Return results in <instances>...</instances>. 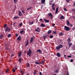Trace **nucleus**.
Wrapping results in <instances>:
<instances>
[{
    "label": "nucleus",
    "instance_id": "7c9ffc66",
    "mask_svg": "<svg viewBox=\"0 0 75 75\" xmlns=\"http://www.w3.org/2000/svg\"><path fill=\"white\" fill-rule=\"evenodd\" d=\"M9 71V69H6V72L7 73L8 72V71Z\"/></svg>",
    "mask_w": 75,
    "mask_h": 75
},
{
    "label": "nucleus",
    "instance_id": "cd10ccee",
    "mask_svg": "<svg viewBox=\"0 0 75 75\" xmlns=\"http://www.w3.org/2000/svg\"><path fill=\"white\" fill-rule=\"evenodd\" d=\"M67 25H70V23H69V21H68V20H67Z\"/></svg>",
    "mask_w": 75,
    "mask_h": 75
},
{
    "label": "nucleus",
    "instance_id": "49530a36",
    "mask_svg": "<svg viewBox=\"0 0 75 75\" xmlns=\"http://www.w3.org/2000/svg\"><path fill=\"white\" fill-rule=\"evenodd\" d=\"M70 0H66V2L67 3H69V1H70Z\"/></svg>",
    "mask_w": 75,
    "mask_h": 75
},
{
    "label": "nucleus",
    "instance_id": "9d476101",
    "mask_svg": "<svg viewBox=\"0 0 75 75\" xmlns=\"http://www.w3.org/2000/svg\"><path fill=\"white\" fill-rule=\"evenodd\" d=\"M33 40H34V38H33V37H31V39L30 40V43H31L32 41H33Z\"/></svg>",
    "mask_w": 75,
    "mask_h": 75
},
{
    "label": "nucleus",
    "instance_id": "052dcab7",
    "mask_svg": "<svg viewBox=\"0 0 75 75\" xmlns=\"http://www.w3.org/2000/svg\"><path fill=\"white\" fill-rule=\"evenodd\" d=\"M72 10H73V11H74V13H75V9H74V8H73L72 9Z\"/></svg>",
    "mask_w": 75,
    "mask_h": 75
},
{
    "label": "nucleus",
    "instance_id": "a19ab883",
    "mask_svg": "<svg viewBox=\"0 0 75 75\" xmlns=\"http://www.w3.org/2000/svg\"><path fill=\"white\" fill-rule=\"evenodd\" d=\"M53 38V36L52 35H50V38Z\"/></svg>",
    "mask_w": 75,
    "mask_h": 75
},
{
    "label": "nucleus",
    "instance_id": "864d4df0",
    "mask_svg": "<svg viewBox=\"0 0 75 75\" xmlns=\"http://www.w3.org/2000/svg\"><path fill=\"white\" fill-rule=\"evenodd\" d=\"M75 27H74L73 28H72V30L73 31H74L75 30Z\"/></svg>",
    "mask_w": 75,
    "mask_h": 75
},
{
    "label": "nucleus",
    "instance_id": "7ed1b4c3",
    "mask_svg": "<svg viewBox=\"0 0 75 75\" xmlns=\"http://www.w3.org/2000/svg\"><path fill=\"white\" fill-rule=\"evenodd\" d=\"M32 52V50L30 49H29L28 50V51L27 52V55H29V56H31V54Z\"/></svg>",
    "mask_w": 75,
    "mask_h": 75
},
{
    "label": "nucleus",
    "instance_id": "9b49d317",
    "mask_svg": "<svg viewBox=\"0 0 75 75\" xmlns=\"http://www.w3.org/2000/svg\"><path fill=\"white\" fill-rule=\"evenodd\" d=\"M43 20L44 21L46 22V23H49L50 22L49 20H47V19H45V18H44Z\"/></svg>",
    "mask_w": 75,
    "mask_h": 75
},
{
    "label": "nucleus",
    "instance_id": "39448f33",
    "mask_svg": "<svg viewBox=\"0 0 75 75\" xmlns=\"http://www.w3.org/2000/svg\"><path fill=\"white\" fill-rule=\"evenodd\" d=\"M59 35L60 36H63L64 35V34L63 32H60L59 34Z\"/></svg>",
    "mask_w": 75,
    "mask_h": 75
},
{
    "label": "nucleus",
    "instance_id": "a18cd8bd",
    "mask_svg": "<svg viewBox=\"0 0 75 75\" xmlns=\"http://www.w3.org/2000/svg\"><path fill=\"white\" fill-rule=\"evenodd\" d=\"M21 11H22V13H24L25 12V11H24V10H21Z\"/></svg>",
    "mask_w": 75,
    "mask_h": 75
},
{
    "label": "nucleus",
    "instance_id": "2f4dec72",
    "mask_svg": "<svg viewBox=\"0 0 75 75\" xmlns=\"http://www.w3.org/2000/svg\"><path fill=\"white\" fill-rule=\"evenodd\" d=\"M30 67V64L29 63H27V65L26 66V67Z\"/></svg>",
    "mask_w": 75,
    "mask_h": 75
},
{
    "label": "nucleus",
    "instance_id": "774afa93",
    "mask_svg": "<svg viewBox=\"0 0 75 75\" xmlns=\"http://www.w3.org/2000/svg\"><path fill=\"white\" fill-rule=\"evenodd\" d=\"M22 75H23V73L22 72Z\"/></svg>",
    "mask_w": 75,
    "mask_h": 75
},
{
    "label": "nucleus",
    "instance_id": "3c124183",
    "mask_svg": "<svg viewBox=\"0 0 75 75\" xmlns=\"http://www.w3.org/2000/svg\"><path fill=\"white\" fill-rule=\"evenodd\" d=\"M52 10H55V8L54 7L52 8Z\"/></svg>",
    "mask_w": 75,
    "mask_h": 75
},
{
    "label": "nucleus",
    "instance_id": "0e129e2a",
    "mask_svg": "<svg viewBox=\"0 0 75 75\" xmlns=\"http://www.w3.org/2000/svg\"><path fill=\"white\" fill-rule=\"evenodd\" d=\"M52 3H50V5H52Z\"/></svg>",
    "mask_w": 75,
    "mask_h": 75
},
{
    "label": "nucleus",
    "instance_id": "6e6d98bb",
    "mask_svg": "<svg viewBox=\"0 0 75 75\" xmlns=\"http://www.w3.org/2000/svg\"><path fill=\"white\" fill-rule=\"evenodd\" d=\"M64 11H67V9H66V8H64Z\"/></svg>",
    "mask_w": 75,
    "mask_h": 75
},
{
    "label": "nucleus",
    "instance_id": "8fccbe9b",
    "mask_svg": "<svg viewBox=\"0 0 75 75\" xmlns=\"http://www.w3.org/2000/svg\"><path fill=\"white\" fill-rule=\"evenodd\" d=\"M13 72H15V69H13Z\"/></svg>",
    "mask_w": 75,
    "mask_h": 75
},
{
    "label": "nucleus",
    "instance_id": "6e6552de",
    "mask_svg": "<svg viewBox=\"0 0 75 75\" xmlns=\"http://www.w3.org/2000/svg\"><path fill=\"white\" fill-rule=\"evenodd\" d=\"M21 37L20 35H19V36L17 38V40H21Z\"/></svg>",
    "mask_w": 75,
    "mask_h": 75
},
{
    "label": "nucleus",
    "instance_id": "5fc2aeb1",
    "mask_svg": "<svg viewBox=\"0 0 75 75\" xmlns=\"http://www.w3.org/2000/svg\"><path fill=\"white\" fill-rule=\"evenodd\" d=\"M67 57L71 58V57H72V56H67Z\"/></svg>",
    "mask_w": 75,
    "mask_h": 75
},
{
    "label": "nucleus",
    "instance_id": "bb28decb",
    "mask_svg": "<svg viewBox=\"0 0 75 75\" xmlns=\"http://www.w3.org/2000/svg\"><path fill=\"white\" fill-rule=\"evenodd\" d=\"M59 71V70H58V69H56V70H55L54 72L56 73H58Z\"/></svg>",
    "mask_w": 75,
    "mask_h": 75
},
{
    "label": "nucleus",
    "instance_id": "393cba45",
    "mask_svg": "<svg viewBox=\"0 0 75 75\" xmlns=\"http://www.w3.org/2000/svg\"><path fill=\"white\" fill-rule=\"evenodd\" d=\"M40 63V62H35V64H39Z\"/></svg>",
    "mask_w": 75,
    "mask_h": 75
},
{
    "label": "nucleus",
    "instance_id": "4be33fe9",
    "mask_svg": "<svg viewBox=\"0 0 75 75\" xmlns=\"http://www.w3.org/2000/svg\"><path fill=\"white\" fill-rule=\"evenodd\" d=\"M58 9H59L57 7V8H56V12H55V13L56 14H57V13H58Z\"/></svg>",
    "mask_w": 75,
    "mask_h": 75
},
{
    "label": "nucleus",
    "instance_id": "79ce46f5",
    "mask_svg": "<svg viewBox=\"0 0 75 75\" xmlns=\"http://www.w3.org/2000/svg\"><path fill=\"white\" fill-rule=\"evenodd\" d=\"M55 3H53V4H52V8H53V7H54V6L55 5Z\"/></svg>",
    "mask_w": 75,
    "mask_h": 75
},
{
    "label": "nucleus",
    "instance_id": "58836bf2",
    "mask_svg": "<svg viewBox=\"0 0 75 75\" xmlns=\"http://www.w3.org/2000/svg\"><path fill=\"white\" fill-rule=\"evenodd\" d=\"M44 39L45 40L46 38V36L43 35Z\"/></svg>",
    "mask_w": 75,
    "mask_h": 75
},
{
    "label": "nucleus",
    "instance_id": "f03ea898",
    "mask_svg": "<svg viewBox=\"0 0 75 75\" xmlns=\"http://www.w3.org/2000/svg\"><path fill=\"white\" fill-rule=\"evenodd\" d=\"M5 30V32H7V31L8 32H10V31L11 30V29L8 26H6Z\"/></svg>",
    "mask_w": 75,
    "mask_h": 75
},
{
    "label": "nucleus",
    "instance_id": "a211bd4d",
    "mask_svg": "<svg viewBox=\"0 0 75 75\" xmlns=\"http://www.w3.org/2000/svg\"><path fill=\"white\" fill-rule=\"evenodd\" d=\"M18 57H21V55L22 54V52L21 51L19 52V53H18Z\"/></svg>",
    "mask_w": 75,
    "mask_h": 75
},
{
    "label": "nucleus",
    "instance_id": "473e14b6",
    "mask_svg": "<svg viewBox=\"0 0 75 75\" xmlns=\"http://www.w3.org/2000/svg\"><path fill=\"white\" fill-rule=\"evenodd\" d=\"M29 23L30 24H33V23H34V22H30V21H29Z\"/></svg>",
    "mask_w": 75,
    "mask_h": 75
},
{
    "label": "nucleus",
    "instance_id": "4d7b16f0",
    "mask_svg": "<svg viewBox=\"0 0 75 75\" xmlns=\"http://www.w3.org/2000/svg\"><path fill=\"white\" fill-rule=\"evenodd\" d=\"M16 37H18V34H17V33H16Z\"/></svg>",
    "mask_w": 75,
    "mask_h": 75
},
{
    "label": "nucleus",
    "instance_id": "dca6fc26",
    "mask_svg": "<svg viewBox=\"0 0 75 75\" xmlns=\"http://www.w3.org/2000/svg\"><path fill=\"white\" fill-rule=\"evenodd\" d=\"M13 18L15 20L17 19H19L20 18L19 17H18V16H14Z\"/></svg>",
    "mask_w": 75,
    "mask_h": 75
},
{
    "label": "nucleus",
    "instance_id": "ddd939ff",
    "mask_svg": "<svg viewBox=\"0 0 75 75\" xmlns=\"http://www.w3.org/2000/svg\"><path fill=\"white\" fill-rule=\"evenodd\" d=\"M67 42H68V43H69L71 42V39L70 38H68L67 40Z\"/></svg>",
    "mask_w": 75,
    "mask_h": 75
},
{
    "label": "nucleus",
    "instance_id": "412c9836",
    "mask_svg": "<svg viewBox=\"0 0 75 75\" xmlns=\"http://www.w3.org/2000/svg\"><path fill=\"white\" fill-rule=\"evenodd\" d=\"M29 44L28 40H27L25 46H27Z\"/></svg>",
    "mask_w": 75,
    "mask_h": 75
},
{
    "label": "nucleus",
    "instance_id": "f3484780",
    "mask_svg": "<svg viewBox=\"0 0 75 75\" xmlns=\"http://www.w3.org/2000/svg\"><path fill=\"white\" fill-rule=\"evenodd\" d=\"M52 31L51 30H50L49 31H48L47 32V34H50L51 33Z\"/></svg>",
    "mask_w": 75,
    "mask_h": 75
},
{
    "label": "nucleus",
    "instance_id": "c85d7f7f",
    "mask_svg": "<svg viewBox=\"0 0 75 75\" xmlns=\"http://www.w3.org/2000/svg\"><path fill=\"white\" fill-rule=\"evenodd\" d=\"M14 3V4H16V2H18V0H14L13 1Z\"/></svg>",
    "mask_w": 75,
    "mask_h": 75
},
{
    "label": "nucleus",
    "instance_id": "13d9d810",
    "mask_svg": "<svg viewBox=\"0 0 75 75\" xmlns=\"http://www.w3.org/2000/svg\"><path fill=\"white\" fill-rule=\"evenodd\" d=\"M73 61H74V60H73V59H71L70 60V61L71 62H73Z\"/></svg>",
    "mask_w": 75,
    "mask_h": 75
},
{
    "label": "nucleus",
    "instance_id": "ea45409f",
    "mask_svg": "<svg viewBox=\"0 0 75 75\" xmlns=\"http://www.w3.org/2000/svg\"><path fill=\"white\" fill-rule=\"evenodd\" d=\"M3 37V35H1L0 36V39H1L2 38V37Z\"/></svg>",
    "mask_w": 75,
    "mask_h": 75
},
{
    "label": "nucleus",
    "instance_id": "c9c22d12",
    "mask_svg": "<svg viewBox=\"0 0 75 75\" xmlns=\"http://www.w3.org/2000/svg\"><path fill=\"white\" fill-rule=\"evenodd\" d=\"M72 44V43L70 42V43H69V47H71V46Z\"/></svg>",
    "mask_w": 75,
    "mask_h": 75
},
{
    "label": "nucleus",
    "instance_id": "bf43d9fd",
    "mask_svg": "<svg viewBox=\"0 0 75 75\" xmlns=\"http://www.w3.org/2000/svg\"><path fill=\"white\" fill-rule=\"evenodd\" d=\"M55 24L53 23L52 24V26L54 27V26H55Z\"/></svg>",
    "mask_w": 75,
    "mask_h": 75
},
{
    "label": "nucleus",
    "instance_id": "b1692460",
    "mask_svg": "<svg viewBox=\"0 0 75 75\" xmlns=\"http://www.w3.org/2000/svg\"><path fill=\"white\" fill-rule=\"evenodd\" d=\"M48 15L49 16H53L52 14L51 13H48Z\"/></svg>",
    "mask_w": 75,
    "mask_h": 75
},
{
    "label": "nucleus",
    "instance_id": "f8f14e48",
    "mask_svg": "<svg viewBox=\"0 0 75 75\" xmlns=\"http://www.w3.org/2000/svg\"><path fill=\"white\" fill-rule=\"evenodd\" d=\"M40 26L42 27H45V25L44 24V23H42L40 25Z\"/></svg>",
    "mask_w": 75,
    "mask_h": 75
},
{
    "label": "nucleus",
    "instance_id": "09e8293b",
    "mask_svg": "<svg viewBox=\"0 0 75 75\" xmlns=\"http://www.w3.org/2000/svg\"><path fill=\"white\" fill-rule=\"evenodd\" d=\"M39 75H42V72H40V73H39Z\"/></svg>",
    "mask_w": 75,
    "mask_h": 75
},
{
    "label": "nucleus",
    "instance_id": "680f3d73",
    "mask_svg": "<svg viewBox=\"0 0 75 75\" xmlns=\"http://www.w3.org/2000/svg\"><path fill=\"white\" fill-rule=\"evenodd\" d=\"M70 26H71V27L73 26V25H72L71 24H70Z\"/></svg>",
    "mask_w": 75,
    "mask_h": 75
},
{
    "label": "nucleus",
    "instance_id": "c756f323",
    "mask_svg": "<svg viewBox=\"0 0 75 75\" xmlns=\"http://www.w3.org/2000/svg\"><path fill=\"white\" fill-rule=\"evenodd\" d=\"M35 31L36 32H40V31L39 30L37 29H35Z\"/></svg>",
    "mask_w": 75,
    "mask_h": 75
},
{
    "label": "nucleus",
    "instance_id": "69168bd1",
    "mask_svg": "<svg viewBox=\"0 0 75 75\" xmlns=\"http://www.w3.org/2000/svg\"><path fill=\"white\" fill-rule=\"evenodd\" d=\"M20 72L21 73V74H22V71H20Z\"/></svg>",
    "mask_w": 75,
    "mask_h": 75
},
{
    "label": "nucleus",
    "instance_id": "20e7f679",
    "mask_svg": "<svg viewBox=\"0 0 75 75\" xmlns=\"http://www.w3.org/2000/svg\"><path fill=\"white\" fill-rule=\"evenodd\" d=\"M64 30L67 31H69L71 29V28L67 26H64Z\"/></svg>",
    "mask_w": 75,
    "mask_h": 75
},
{
    "label": "nucleus",
    "instance_id": "37998d69",
    "mask_svg": "<svg viewBox=\"0 0 75 75\" xmlns=\"http://www.w3.org/2000/svg\"><path fill=\"white\" fill-rule=\"evenodd\" d=\"M53 34H57V32L56 31H53Z\"/></svg>",
    "mask_w": 75,
    "mask_h": 75
},
{
    "label": "nucleus",
    "instance_id": "1a4fd4ad",
    "mask_svg": "<svg viewBox=\"0 0 75 75\" xmlns=\"http://www.w3.org/2000/svg\"><path fill=\"white\" fill-rule=\"evenodd\" d=\"M59 18H60V19H61V20H62V19H65L64 16H62V15L61 16V17H60Z\"/></svg>",
    "mask_w": 75,
    "mask_h": 75
},
{
    "label": "nucleus",
    "instance_id": "0eeeda50",
    "mask_svg": "<svg viewBox=\"0 0 75 75\" xmlns=\"http://www.w3.org/2000/svg\"><path fill=\"white\" fill-rule=\"evenodd\" d=\"M57 56L58 57H61V54H60L59 52H58V53H57Z\"/></svg>",
    "mask_w": 75,
    "mask_h": 75
},
{
    "label": "nucleus",
    "instance_id": "338daca9",
    "mask_svg": "<svg viewBox=\"0 0 75 75\" xmlns=\"http://www.w3.org/2000/svg\"><path fill=\"white\" fill-rule=\"evenodd\" d=\"M75 2H74V5L75 6Z\"/></svg>",
    "mask_w": 75,
    "mask_h": 75
},
{
    "label": "nucleus",
    "instance_id": "c03bdc74",
    "mask_svg": "<svg viewBox=\"0 0 75 75\" xmlns=\"http://www.w3.org/2000/svg\"><path fill=\"white\" fill-rule=\"evenodd\" d=\"M69 75V73H68V71H67V73H66V74L65 75Z\"/></svg>",
    "mask_w": 75,
    "mask_h": 75
},
{
    "label": "nucleus",
    "instance_id": "e2e57ef3",
    "mask_svg": "<svg viewBox=\"0 0 75 75\" xmlns=\"http://www.w3.org/2000/svg\"><path fill=\"white\" fill-rule=\"evenodd\" d=\"M51 17H50L51 19H52L53 16H51Z\"/></svg>",
    "mask_w": 75,
    "mask_h": 75
},
{
    "label": "nucleus",
    "instance_id": "f704fd0d",
    "mask_svg": "<svg viewBox=\"0 0 75 75\" xmlns=\"http://www.w3.org/2000/svg\"><path fill=\"white\" fill-rule=\"evenodd\" d=\"M7 25L6 24H5L4 25V28H6L7 27Z\"/></svg>",
    "mask_w": 75,
    "mask_h": 75
},
{
    "label": "nucleus",
    "instance_id": "aec40b11",
    "mask_svg": "<svg viewBox=\"0 0 75 75\" xmlns=\"http://www.w3.org/2000/svg\"><path fill=\"white\" fill-rule=\"evenodd\" d=\"M37 52H39V53H40V54H41L42 53V51H41V50H40V49L38 50H37Z\"/></svg>",
    "mask_w": 75,
    "mask_h": 75
},
{
    "label": "nucleus",
    "instance_id": "4c0bfd02",
    "mask_svg": "<svg viewBox=\"0 0 75 75\" xmlns=\"http://www.w3.org/2000/svg\"><path fill=\"white\" fill-rule=\"evenodd\" d=\"M31 8H32V7H29V8H27V10H30V9H31Z\"/></svg>",
    "mask_w": 75,
    "mask_h": 75
},
{
    "label": "nucleus",
    "instance_id": "72a5a7b5",
    "mask_svg": "<svg viewBox=\"0 0 75 75\" xmlns=\"http://www.w3.org/2000/svg\"><path fill=\"white\" fill-rule=\"evenodd\" d=\"M40 21H41V22H44L43 21V19L42 18H40V19L39 20Z\"/></svg>",
    "mask_w": 75,
    "mask_h": 75
},
{
    "label": "nucleus",
    "instance_id": "a878e982",
    "mask_svg": "<svg viewBox=\"0 0 75 75\" xmlns=\"http://www.w3.org/2000/svg\"><path fill=\"white\" fill-rule=\"evenodd\" d=\"M22 60V59L21 58H20L19 59L18 61H19L20 62V63H21Z\"/></svg>",
    "mask_w": 75,
    "mask_h": 75
},
{
    "label": "nucleus",
    "instance_id": "2eb2a0df",
    "mask_svg": "<svg viewBox=\"0 0 75 75\" xmlns=\"http://www.w3.org/2000/svg\"><path fill=\"white\" fill-rule=\"evenodd\" d=\"M22 33H25V31L24 30H21L20 31V34H22Z\"/></svg>",
    "mask_w": 75,
    "mask_h": 75
},
{
    "label": "nucleus",
    "instance_id": "423d86ee",
    "mask_svg": "<svg viewBox=\"0 0 75 75\" xmlns=\"http://www.w3.org/2000/svg\"><path fill=\"white\" fill-rule=\"evenodd\" d=\"M18 15L19 16H21L22 15V12L19 10L18 11Z\"/></svg>",
    "mask_w": 75,
    "mask_h": 75
},
{
    "label": "nucleus",
    "instance_id": "f257e3e1",
    "mask_svg": "<svg viewBox=\"0 0 75 75\" xmlns=\"http://www.w3.org/2000/svg\"><path fill=\"white\" fill-rule=\"evenodd\" d=\"M63 46L62 44H59V45H58V46H56V49L57 50H59L61 48H63Z\"/></svg>",
    "mask_w": 75,
    "mask_h": 75
},
{
    "label": "nucleus",
    "instance_id": "e433bc0d",
    "mask_svg": "<svg viewBox=\"0 0 75 75\" xmlns=\"http://www.w3.org/2000/svg\"><path fill=\"white\" fill-rule=\"evenodd\" d=\"M11 34H9L8 35H7V37H8V38H10V37H11Z\"/></svg>",
    "mask_w": 75,
    "mask_h": 75
},
{
    "label": "nucleus",
    "instance_id": "4468645a",
    "mask_svg": "<svg viewBox=\"0 0 75 75\" xmlns=\"http://www.w3.org/2000/svg\"><path fill=\"white\" fill-rule=\"evenodd\" d=\"M23 25V23H20L19 24L18 26H19V27H21V26H22Z\"/></svg>",
    "mask_w": 75,
    "mask_h": 75
},
{
    "label": "nucleus",
    "instance_id": "5701e85b",
    "mask_svg": "<svg viewBox=\"0 0 75 75\" xmlns=\"http://www.w3.org/2000/svg\"><path fill=\"white\" fill-rule=\"evenodd\" d=\"M45 61H43L40 62V64H43L45 63Z\"/></svg>",
    "mask_w": 75,
    "mask_h": 75
},
{
    "label": "nucleus",
    "instance_id": "6ab92c4d",
    "mask_svg": "<svg viewBox=\"0 0 75 75\" xmlns=\"http://www.w3.org/2000/svg\"><path fill=\"white\" fill-rule=\"evenodd\" d=\"M45 0H42L41 1V3L42 4H44L45 3Z\"/></svg>",
    "mask_w": 75,
    "mask_h": 75
},
{
    "label": "nucleus",
    "instance_id": "603ef678",
    "mask_svg": "<svg viewBox=\"0 0 75 75\" xmlns=\"http://www.w3.org/2000/svg\"><path fill=\"white\" fill-rule=\"evenodd\" d=\"M37 29H38V30L39 31L40 30V28H39V27H37Z\"/></svg>",
    "mask_w": 75,
    "mask_h": 75
},
{
    "label": "nucleus",
    "instance_id": "de8ad7c7",
    "mask_svg": "<svg viewBox=\"0 0 75 75\" xmlns=\"http://www.w3.org/2000/svg\"><path fill=\"white\" fill-rule=\"evenodd\" d=\"M73 49L74 50H75V46H73Z\"/></svg>",
    "mask_w": 75,
    "mask_h": 75
}]
</instances>
